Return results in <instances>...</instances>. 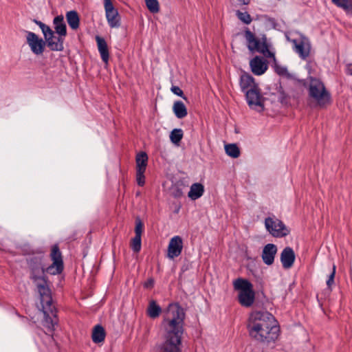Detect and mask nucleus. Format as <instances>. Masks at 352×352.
<instances>
[{"mask_svg": "<svg viewBox=\"0 0 352 352\" xmlns=\"http://www.w3.org/2000/svg\"><path fill=\"white\" fill-rule=\"evenodd\" d=\"M182 249V239L179 236H175L170 240L167 256L170 259H173L181 254Z\"/></svg>", "mask_w": 352, "mask_h": 352, "instance_id": "nucleus-12", "label": "nucleus"}, {"mask_svg": "<svg viewBox=\"0 0 352 352\" xmlns=\"http://www.w3.org/2000/svg\"><path fill=\"white\" fill-rule=\"evenodd\" d=\"M236 15L241 21L246 25H249L252 21L251 16L248 14V12H241L240 10H237L236 12Z\"/></svg>", "mask_w": 352, "mask_h": 352, "instance_id": "nucleus-31", "label": "nucleus"}, {"mask_svg": "<svg viewBox=\"0 0 352 352\" xmlns=\"http://www.w3.org/2000/svg\"><path fill=\"white\" fill-rule=\"evenodd\" d=\"M265 226L267 230L274 237L282 238L287 236L290 230L278 219L267 217L265 219Z\"/></svg>", "mask_w": 352, "mask_h": 352, "instance_id": "nucleus-7", "label": "nucleus"}, {"mask_svg": "<svg viewBox=\"0 0 352 352\" xmlns=\"http://www.w3.org/2000/svg\"><path fill=\"white\" fill-rule=\"evenodd\" d=\"M153 284H154V281L152 278H150L148 279L145 283H144V287H153Z\"/></svg>", "mask_w": 352, "mask_h": 352, "instance_id": "nucleus-39", "label": "nucleus"}, {"mask_svg": "<svg viewBox=\"0 0 352 352\" xmlns=\"http://www.w3.org/2000/svg\"><path fill=\"white\" fill-rule=\"evenodd\" d=\"M247 329L254 340L270 344L275 342L279 336V327L274 316L267 311H254L250 313Z\"/></svg>", "mask_w": 352, "mask_h": 352, "instance_id": "nucleus-3", "label": "nucleus"}, {"mask_svg": "<svg viewBox=\"0 0 352 352\" xmlns=\"http://www.w3.org/2000/svg\"><path fill=\"white\" fill-rule=\"evenodd\" d=\"M184 132L181 129H174L170 134L171 142L175 144H178L182 139Z\"/></svg>", "mask_w": 352, "mask_h": 352, "instance_id": "nucleus-28", "label": "nucleus"}, {"mask_svg": "<svg viewBox=\"0 0 352 352\" xmlns=\"http://www.w3.org/2000/svg\"><path fill=\"white\" fill-rule=\"evenodd\" d=\"M65 36H54V35L52 38H48L47 39V46L52 51L56 52H61L64 50V37Z\"/></svg>", "mask_w": 352, "mask_h": 352, "instance_id": "nucleus-18", "label": "nucleus"}, {"mask_svg": "<svg viewBox=\"0 0 352 352\" xmlns=\"http://www.w3.org/2000/svg\"><path fill=\"white\" fill-rule=\"evenodd\" d=\"M145 171L146 170H136V182L140 186H143L145 184Z\"/></svg>", "mask_w": 352, "mask_h": 352, "instance_id": "nucleus-34", "label": "nucleus"}, {"mask_svg": "<svg viewBox=\"0 0 352 352\" xmlns=\"http://www.w3.org/2000/svg\"><path fill=\"white\" fill-rule=\"evenodd\" d=\"M173 111L178 119H182L188 115L186 105L180 100H177L173 103Z\"/></svg>", "mask_w": 352, "mask_h": 352, "instance_id": "nucleus-22", "label": "nucleus"}, {"mask_svg": "<svg viewBox=\"0 0 352 352\" xmlns=\"http://www.w3.org/2000/svg\"><path fill=\"white\" fill-rule=\"evenodd\" d=\"M337 7L343 9L347 14H352V0H331Z\"/></svg>", "mask_w": 352, "mask_h": 352, "instance_id": "nucleus-26", "label": "nucleus"}, {"mask_svg": "<svg viewBox=\"0 0 352 352\" xmlns=\"http://www.w3.org/2000/svg\"><path fill=\"white\" fill-rule=\"evenodd\" d=\"M106 337V332L104 327L101 324L96 325L92 331L91 339L92 341L98 344L102 342Z\"/></svg>", "mask_w": 352, "mask_h": 352, "instance_id": "nucleus-20", "label": "nucleus"}, {"mask_svg": "<svg viewBox=\"0 0 352 352\" xmlns=\"http://www.w3.org/2000/svg\"><path fill=\"white\" fill-rule=\"evenodd\" d=\"M299 82L303 87H307L309 96L314 99L320 107L330 102L331 95L320 79L310 76L308 81L299 80Z\"/></svg>", "mask_w": 352, "mask_h": 352, "instance_id": "nucleus-4", "label": "nucleus"}, {"mask_svg": "<svg viewBox=\"0 0 352 352\" xmlns=\"http://www.w3.org/2000/svg\"><path fill=\"white\" fill-rule=\"evenodd\" d=\"M277 252V247L274 244L268 243L263 248L262 259L265 264L271 265L274 261V257Z\"/></svg>", "mask_w": 352, "mask_h": 352, "instance_id": "nucleus-13", "label": "nucleus"}, {"mask_svg": "<svg viewBox=\"0 0 352 352\" xmlns=\"http://www.w3.org/2000/svg\"><path fill=\"white\" fill-rule=\"evenodd\" d=\"M239 85L241 91L245 92L254 85H258L254 80V78L248 73L243 72L239 79Z\"/></svg>", "mask_w": 352, "mask_h": 352, "instance_id": "nucleus-17", "label": "nucleus"}, {"mask_svg": "<svg viewBox=\"0 0 352 352\" xmlns=\"http://www.w3.org/2000/svg\"><path fill=\"white\" fill-rule=\"evenodd\" d=\"M41 30L43 32L46 43L48 38H52L54 35V32L50 28V26L47 25L46 24Z\"/></svg>", "mask_w": 352, "mask_h": 352, "instance_id": "nucleus-35", "label": "nucleus"}, {"mask_svg": "<svg viewBox=\"0 0 352 352\" xmlns=\"http://www.w3.org/2000/svg\"><path fill=\"white\" fill-rule=\"evenodd\" d=\"M336 266L335 264L333 265L332 271L330 273L328 279L327 280V285L329 289H331V286L334 284V278L336 275Z\"/></svg>", "mask_w": 352, "mask_h": 352, "instance_id": "nucleus-36", "label": "nucleus"}, {"mask_svg": "<svg viewBox=\"0 0 352 352\" xmlns=\"http://www.w3.org/2000/svg\"><path fill=\"white\" fill-rule=\"evenodd\" d=\"M171 318H165L164 341L155 346V352H182L185 312L178 304L170 306Z\"/></svg>", "mask_w": 352, "mask_h": 352, "instance_id": "nucleus-2", "label": "nucleus"}, {"mask_svg": "<svg viewBox=\"0 0 352 352\" xmlns=\"http://www.w3.org/2000/svg\"><path fill=\"white\" fill-rule=\"evenodd\" d=\"M144 226L139 217L135 219V236H142Z\"/></svg>", "mask_w": 352, "mask_h": 352, "instance_id": "nucleus-33", "label": "nucleus"}, {"mask_svg": "<svg viewBox=\"0 0 352 352\" xmlns=\"http://www.w3.org/2000/svg\"><path fill=\"white\" fill-rule=\"evenodd\" d=\"M34 23H35L41 29L43 28V27L45 25L44 23H43L41 21L34 19Z\"/></svg>", "mask_w": 352, "mask_h": 352, "instance_id": "nucleus-40", "label": "nucleus"}, {"mask_svg": "<svg viewBox=\"0 0 352 352\" xmlns=\"http://www.w3.org/2000/svg\"><path fill=\"white\" fill-rule=\"evenodd\" d=\"M130 246L134 252H139L142 248V236H135L131 239Z\"/></svg>", "mask_w": 352, "mask_h": 352, "instance_id": "nucleus-30", "label": "nucleus"}, {"mask_svg": "<svg viewBox=\"0 0 352 352\" xmlns=\"http://www.w3.org/2000/svg\"><path fill=\"white\" fill-rule=\"evenodd\" d=\"M294 50L302 59H306L310 53V46L309 43H305L303 41L293 39Z\"/></svg>", "mask_w": 352, "mask_h": 352, "instance_id": "nucleus-15", "label": "nucleus"}, {"mask_svg": "<svg viewBox=\"0 0 352 352\" xmlns=\"http://www.w3.org/2000/svg\"><path fill=\"white\" fill-rule=\"evenodd\" d=\"M226 153L233 158H236L240 155V150L236 144H229L225 146Z\"/></svg>", "mask_w": 352, "mask_h": 352, "instance_id": "nucleus-27", "label": "nucleus"}, {"mask_svg": "<svg viewBox=\"0 0 352 352\" xmlns=\"http://www.w3.org/2000/svg\"><path fill=\"white\" fill-rule=\"evenodd\" d=\"M244 37L248 43L247 47L250 52H258L267 58L274 57V54L269 50V44L265 34L261 39L257 38L248 28L244 31Z\"/></svg>", "mask_w": 352, "mask_h": 352, "instance_id": "nucleus-6", "label": "nucleus"}, {"mask_svg": "<svg viewBox=\"0 0 352 352\" xmlns=\"http://www.w3.org/2000/svg\"><path fill=\"white\" fill-rule=\"evenodd\" d=\"M234 290L238 291V301L242 307H251L255 300L253 285L247 279L238 278L233 281Z\"/></svg>", "mask_w": 352, "mask_h": 352, "instance_id": "nucleus-5", "label": "nucleus"}, {"mask_svg": "<svg viewBox=\"0 0 352 352\" xmlns=\"http://www.w3.org/2000/svg\"><path fill=\"white\" fill-rule=\"evenodd\" d=\"M204 192V186L200 183L192 184L190 186L188 196L192 200L200 198Z\"/></svg>", "mask_w": 352, "mask_h": 352, "instance_id": "nucleus-21", "label": "nucleus"}, {"mask_svg": "<svg viewBox=\"0 0 352 352\" xmlns=\"http://www.w3.org/2000/svg\"><path fill=\"white\" fill-rule=\"evenodd\" d=\"M146 8L153 14L159 12L160 3L157 0H144Z\"/></svg>", "mask_w": 352, "mask_h": 352, "instance_id": "nucleus-29", "label": "nucleus"}, {"mask_svg": "<svg viewBox=\"0 0 352 352\" xmlns=\"http://www.w3.org/2000/svg\"><path fill=\"white\" fill-rule=\"evenodd\" d=\"M295 254L293 249L290 247H286L280 254V261L285 269L290 268L295 261Z\"/></svg>", "mask_w": 352, "mask_h": 352, "instance_id": "nucleus-14", "label": "nucleus"}, {"mask_svg": "<svg viewBox=\"0 0 352 352\" xmlns=\"http://www.w3.org/2000/svg\"><path fill=\"white\" fill-rule=\"evenodd\" d=\"M50 257L52 263L47 267H45L43 264V257L40 256L30 258L28 263L30 270V278L36 284L40 294L44 314L43 325L52 333L55 326L58 324V319L57 309L53 305L51 291L47 285V277L45 274L58 275L64 270L63 255L58 244L56 243L51 247Z\"/></svg>", "mask_w": 352, "mask_h": 352, "instance_id": "nucleus-1", "label": "nucleus"}, {"mask_svg": "<svg viewBox=\"0 0 352 352\" xmlns=\"http://www.w3.org/2000/svg\"><path fill=\"white\" fill-rule=\"evenodd\" d=\"M170 90L174 94L182 98L184 100H187V98L184 94L183 91L178 86H172Z\"/></svg>", "mask_w": 352, "mask_h": 352, "instance_id": "nucleus-37", "label": "nucleus"}, {"mask_svg": "<svg viewBox=\"0 0 352 352\" xmlns=\"http://www.w3.org/2000/svg\"><path fill=\"white\" fill-rule=\"evenodd\" d=\"M274 70L275 72L279 76H285L289 79L292 78V74L288 72L287 67L285 66L275 65Z\"/></svg>", "mask_w": 352, "mask_h": 352, "instance_id": "nucleus-32", "label": "nucleus"}, {"mask_svg": "<svg viewBox=\"0 0 352 352\" xmlns=\"http://www.w3.org/2000/svg\"><path fill=\"white\" fill-rule=\"evenodd\" d=\"M67 21L72 30H76L79 28L80 19L78 12L75 10H71L66 13Z\"/></svg>", "mask_w": 352, "mask_h": 352, "instance_id": "nucleus-23", "label": "nucleus"}, {"mask_svg": "<svg viewBox=\"0 0 352 352\" xmlns=\"http://www.w3.org/2000/svg\"><path fill=\"white\" fill-rule=\"evenodd\" d=\"M104 8L109 25L111 28H119L120 17L118 10L113 6L112 0H104Z\"/></svg>", "mask_w": 352, "mask_h": 352, "instance_id": "nucleus-10", "label": "nucleus"}, {"mask_svg": "<svg viewBox=\"0 0 352 352\" xmlns=\"http://www.w3.org/2000/svg\"><path fill=\"white\" fill-rule=\"evenodd\" d=\"M147 315L151 318H157L161 312L162 308L157 304L155 300H151L147 308Z\"/></svg>", "mask_w": 352, "mask_h": 352, "instance_id": "nucleus-24", "label": "nucleus"}, {"mask_svg": "<svg viewBox=\"0 0 352 352\" xmlns=\"http://www.w3.org/2000/svg\"><path fill=\"white\" fill-rule=\"evenodd\" d=\"M96 41L97 42L98 50L101 56L102 60L106 65H108L109 59V52L105 39L102 37H100V36H96Z\"/></svg>", "mask_w": 352, "mask_h": 352, "instance_id": "nucleus-16", "label": "nucleus"}, {"mask_svg": "<svg viewBox=\"0 0 352 352\" xmlns=\"http://www.w3.org/2000/svg\"><path fill=\"white\" fill-rule=\"evenodd\" d=\"M53 24L55 32L60 36L67 35V27L63 15H58L53 19Z\"/></svg>", "mask_w": 352, "mask_h": 352, "instance_id": "nucleus-19", "label": "nucleus"}, {"mask_svg": "<svg viewBox=\"0 0 352 352\" xmlns=\"http://www.w3.org/2000/svg\"><path fill=\"white\" fill-rule=\"evenodd\" d=\"M346 72L347 74L352 76V63H349V64L346 65Z\"/></svg>", "mask_w": 352, "mask_h": 352, "instance_id": "nucleus-38", "label": "nucleus"}, {"mask_svg": "<svg viewBox=\"0 0 352 352\" xmlns=\"http://www.w3.org/2000/svg\"><path fill=\"white\" fill-rule=\"evenodd\" d=\"M25 32L26 34V43L32 53L35 55H41L44 52L47 45L45 41L34 32L28 30H25Z\"/></svg>", "mask_w": 352, "mask_h": 352, "instance_id": "nucleus-9", "label": "nucleus"}, {"mask_svg": "<svg viewBox=\"0 0 352 352\" xmlns=\"http://www.w3.org/2000/svg\"><path fill=\"white\" fill-rule=\"evenodd\" d=\"M251 72L256 76H261L268 69V62L264 58L256 56L250 61Z\"/></svg>", "mask_w": 352, "mask_h": 352, "instance_id": "nucleus-11", "label": "nucleus"}, {"mask_svg": "<svg viewBox=\"0 0 352 352\" xmlns=\"http://www.w3.org/2000/svg\"><path fill=\"white\" fill-rule=\"evenodd\" d=\"M136 170H146L148 162V155L145 152H140L136 155Z\"/></svg>", "mask_w": 352, "mask_h": 352, "instance_id": "nucleus-25", "label": "nucleus"}, {"mask_svg": "<svg viewBox=\"0 0 352 352\" xmlns=\"http://www.w3.org/2000/svg\"><path fill=\"white\" fill-rule=\"evenodd\" d=\"M245 94V99L251 109H256L261 112L264 110L265 98L262 96L261 89L258 85H254L253 87L244 92Z\"/></svg>", "mask_w": 352, "mask_h": 352, "instance_id": "nucleus-8", "label": "nucleus"}, {"mask_svg": "<svg viewBox=\"0 0 352 352\" xmlns=\"http://www.w3.org/2000/svg\"><path fill=\"white\" fill-rule=\"evenodd\" d=\"M239 4L240 5H248L250 0H238Z\"/></svg>", "mask_w": 352, "mask_h": 352, "instance_id": "nucleus-41", "label": "nucleus"}]
</instances>
